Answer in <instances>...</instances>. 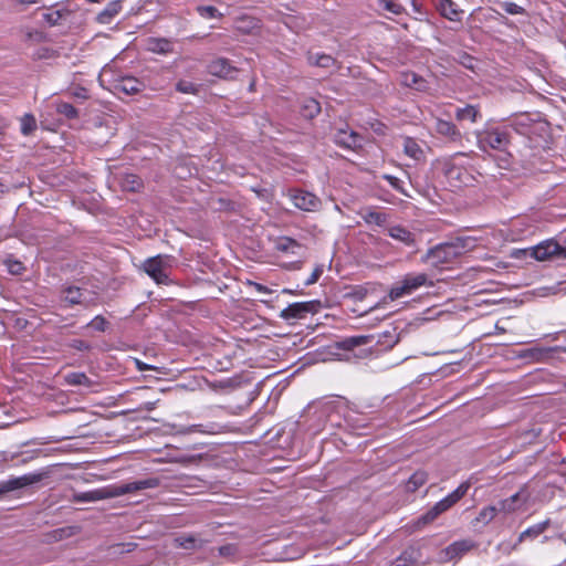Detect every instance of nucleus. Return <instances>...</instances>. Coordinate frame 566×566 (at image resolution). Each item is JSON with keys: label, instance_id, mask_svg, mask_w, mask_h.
Returning <instances> with one entry per match:
<instances>
[{"label": "nucleus", "instance_id": "f257e3e1", "mask_svg": "<svg viewBox=\"0 0 566 566\" xmlns=\"http://www.w3.org/2000/svg\"><path fill=\"white\" fill-rule=\"evenodd\" d=\"M475 248V240L472 238H455L449 242L438 244L428 250L423 261L430 262L433 266L450 263Z\"/></svg>", "mask_w": 566, "mask_h": 566}, {"label": "nucleus", "instance_id": "f03ea898", "mask_svg": "<svg viewBox=\"0 0 566 566\" xmlns=\"http://www.w3.org/2000/svg\"><path fill=\"white\" fill-rule=\"evenodd\" d=\"M159 485L157 478H150L139 481L125 483L122 485H112L99 490L84 492L75 495L78 502H95L104 499L117 497L124 494L134 493L145 489H154Z\"/></svg>", "mask_w": 566, "mask_h": 566}, {"label": "nucleus", "instance_id": "7ed1b4c3", "mask_svg": "<svg viewBox=\"0 0 566 566\" xmlns=\"http://www.w3.org/2000/svg\"><path fill=\"white\" fill-rule=\"evenodd\" d=\"M470 483H461L452 493L436 503L430 510L422 514L415 523L417 528H421L432 523L440 514L451 509L457 504L469 491Z\"/></svg>", "mask_w": 566, "mask_h": 566}, {"label": "nucleus", "instance_id": "20e7f679", "mask_svg": "<svg viewBox=\"0 0 566 566\" xmlns=\"http://www.w3.org/2000/svg\"><path fill=\"white\" fill-rule=\"evenodd\" d=\"M524 253H530L537 261H553L566 260V247L562 245L555 239L542 241L537 245L524 250Z\"/></svg>", "mask_w": 566, "mask_h": 566}, {"label": "nucleus", "instance_id": "39448f33", "mask_svg": "<svg viewBox=\"0 0 566 566\" xmlns=\"http://www.w3.org/2000/svg\"><path fill=\"white\" fill-rule=\"evenodd\" d=\"M322 307L321 301L297 302L290 304L281 311L280 317L289 324L305 318L308 314H316Z\"/></svg>", "mask_w": 566, "mask_h": 566}, {"label": "nucleus", "instance_id": "423d86ee", "mask_svg": "<svg viewBox=\"0 0 566 566\" xmlns=\"http://www.w3.org/2000/svg\"><path fill=\"white\" fill-rule=\"evenodd\" d=\"M169 260L170 256L159 254L147 259L143 264V269L156 283L168 284L169 277L166 270L169 266Z\"/></svg>", "mask_w": 566, "mask_h": 566}, {"label": "nucleus", "instance_id": "0eeeda50", "mask_svg": "<svg viewBox=\"0 0 566 566\" xmlns=\"http://www.w3.org/2000/svg\"><path fill=\"white\" fill-rule=\"evenodd\" d=\"M478 143L480 149L485 150L486 147H490L492 149L503 151L510 144V135L497 128L491 129L479 135Z\"/></svg>", "mask_w": 566, "mask_h": 566}, {"label": "nucleus", "instance_id": "6e6552de", "mask_svg": "<svg viewBox=\"0 0 566 566\" xmlns=\"http://www.w3.org/2000/svg\"><path fill=\"white\" fill-rule=\"evenodd\" d=\"M46 476L45 472L30 473L19 478H13L4 482H0V497L11 491L22 489L35 483L41 482Z\"/></svg>", "mask_w": 566, "mask_h": 566}, {"label": "nucleus", "instance_id": "1a4fd4ad", "mask_svg": "<svg viewBox=\"0 0 566 566\" xmlns=\"http://www.w3.org/2000/svg\"><path fill=\"white\" fill-rule=\"evenodd\" d=\"M291 199L296 208L304 211H317L322 206L318 197L304 190L293 191L291 193Z\"/></svg>", "mask_w": 566, "mask_h": 566}, {"label": "nucleus", "instance_id": "9d476101", "mask_svg": "<svg viewBox=\"0 0 566 566\" xmlns=\"http://www.w3.org/2000/svg\"><path fill=\"white\" fill-rule=\"evenodd\" d=\"M334 142L348 149H357L363 146L361 135L352 129H338L334 135Z\"/></svg>", "mask_w": 566, "mask_h": 566}, {"label": "nucleus", "instance_id": "9b49d317", "mask_svg": "<svg viewBox=\"0 0 566 566\" xmlns=\"http://www.w3.org/2000/svg\"><path fill=\"white\" fill-rule=\"evenodd\" d=\"M558 350L566 352V348H562L559 346L555 347H532L521 350L518 354V357L524 359H532L533 361H545L546 359L551 358L552 354Z\"/></svg>", "mask_w": 566, "mask_h": 566}, {"label": "nucleus", "instance_id": "f8f14e48", "mask_svg": "<svg viewBox=\"0 0 566 566\" xmlns=\"http://www.w3.org/2000/svg\"><path fill=\"white\" fill-rule=\"evenodd\" d=\"M388 235L409 248L415 247L417 243L416 234L402 226L390 227Z\"/></svg>", "mask_w": 566, "mask_h": 566}, {"label": "nucleus", "instance_id": "ddd939ff", "mask_svg": "<svg viewBox=\"0 0 566 566\" xmlns=\"http://www.w3.org/2000/svg\"><path fill=\"white\" fill-rule=\"evenodd\" d=\"M375 338V334L350 336L337 342L336 346L343 350H352L355 347L374 343Z\"/></svg>", "mask_w": 566, "mask_h": 566}, {"label": "nucleus", "instance_id": "4468645a", "mask_svg": "<svg viewBox=\"0 0 566 566\" xmlns=\"http://www.w3.org/2000/svg\"><path fill=\"white\" fill-rule=\"evenodd\" d=\"M115 88L118 92H123L126 95H135L144 88L143 82L133 77V76H126L122 77L117 84L115 85Z\"/></svg>", "mask_w": 566, "mask_h": 566}, {"label": "nucleus", "instance_id": "2eb2a0df", "mask_svg": "<svg viewBox=\"0 0 566 566\" xmlns=\"http://www.w3.org/2000/svg\"><path fill=\"white\" fill-rule=\"evenodd\" d=\"M436 132L451 142H459L461 139L460 130L449 120L438 119L436 122Z\"/></svg>", "mask_w": 566, "mask_h": 566}, {"label": "nucleus", "instance_id": "dca6fc26", "mask_svg": "<svg viewBox=\"0 0 566 566\" xmlns=\"http://www.w3.org/2000/svg\"><path fill=\"white\" fill-rule=\"evenodd\" d=\"M549 525H551V520L547 518L542 523H538V524H535V525L528 527L527 530H525L524 532H522L520 534L517 542L514 544L513 548H516L518 544H521L522 542H524L526 539L537 538L541 534H543L549 527Z\"/></svg>", "mask_w": 566, "mask_h": 566}, {"label": "nucleus", "instance_id": "f3484780", "mask_svg": "<svg viewBox=\"0 0 566 566\" xmlns=\"http://www.w3.org/2000/svg\"><path fill=\"white\" fill-rule=\"evenodd\" d=\"M475 546V543H473L471 539L458 541L446 548V554L450 559L459 558Z\"/></svg>", "mask_w": 566, "mask_h": 566}, {"label": "nucleus", "instance_id": "a211bd4d", "mask_svg": "<svg viewBox=\"0 0 566 566\" xmlns=\"http://www.w3.org/2000/svg\"><path fill=\"white\" fill-rule=\"evenodd\" d=\"M208 71L213 76L228 77L235 69L231 66L227 59L220 57L210 62Z\"/></svg>", "mask_w": 566, "mask_h": 566}, {"label": "nucleus", "instance_id": "6ab92c4d", "mask_svg": "<svg viewBox=\"0 0 566 566\" xmlns=\"http://www.w3.org/2000/svg\"><path fill=\"white\" fill-rule=\"evenodd\" d=\"M401 84L415 88L419 92H426L428 90V83L427 81L416 74L415 72H406L401 74Z\"/></svg>", "mask_w": 566, "mask_h": 566}, {"label": "nucleus", "instance_id": "aec40b11", "mask_svg": "<svg viewBox=\"0 0 566 566\" xmlns=\"http://www.w3.org/2000/svg\"><path fill=\"white\" fill-rule=\"evenodd\" d=\"M375 336L374 343L381 346L382 349H391L399 342V334L395 327Z\"/></svg>", "mask_w": 566, "mask_h": 566}, {"label": "nucleus", "instance_id": "412c9836", "mask_svg": "<svg viewBox=\"0 0 566 566\" xmlns=\"http://www.w3.org/2000/svg\"><path fill=\"white\" fill-rule=\"evenodd\" d=\"M119 185L123 190L130 192H137L144 186L142 178L135 174L122 175L119 178Z\"/></svg>", "mask_w": 566, "mask_h": 566}, {"label": "nucleus", "instance_id": "4be33fe9", "mask_svg": "<svg viewBox=\"0 0 566 566\" xmlns=\"http://www.w3.org/2000/svg\"><path fill=\"white\" fill-rule=\"evenodd\" d=\"M63 301L70 305L84 304V292L77 286H66L62 290Z\"/></svg>", "mask_w": 566, "mask_h": 566}, {"label": "nucleus", "instance_id": "5701e85b", "mask_svg": "<svg viewBox=\"0 0 566 566\" xmlns=\"http://www.w3.org/2000/svg\"><path fill=\"white\" fill-rule=\"evenodd\" d=\"M122 10V2L120 0L111 1L106 8L101 11L97 15V21L99 23H109L112 19L119 13Z\"/></svg>", "mask_w": 566, "mask_h": 566}, {"label": "nucleus", "instance_id": "b1692460", "mask_svg": "<svg viewBox=\"0 0 566 566\" xmlns=\"http://www.w3.org/2000/svg\"><path fill=\"white\" fill-rule=\"evenodd\" d=\"M321 113V104L314 98L304 99L301 107V115L306 119H313Z\"/></svg>", "mask_w": 566, "mask_h": 566}, {"label": "nucleus", "instance_id": "393cba45", "mask_svg": "<svg viewBox=\"0 0 566 566\" xmlns=\"http://www.w3.org/2000/svg\"><path fill=\"white\" fill-rule=\"evenodd\" d=\"M438 9L444 18L451 21H459L460 11L451 0H439Z\"/></svg>", "mask_w": 566, "mask_h": 566}, {"label": "nucleus", "instance_id": "a878e982", "mask_svg": "<svg viewBox=\"0 0 566 566\" xmlns=\"http://www.w3.org/2000/svg\"><path fill=\"white\" fill-rule=\"evenodd\" d=\"M403 151L407 156L413 158L415 160H421L424 157L423 150L418 145V143L411 137L405 138Z\"/></svg>", "mask_w": 566, "mask_h": 566}, {"label": "nucleus", "instance_id": "bb28decb", "mask_svg": "<svg viewBox=\"0 0 566 566\" xmlns=\"http://www.w3.org/2000/svg\"><path fill=\"white\" fill-rule=\"evenodd\" d=\"M64 381L69 386H84V387H91L93 385V381L86 376L84 373H70L64 376Z\"/></svg>", "mask_w": 566, "mask_h": 566}, {"label": "nucleus", "instance_id": "cd10ccee", "mask_svg": "<svg viewBox=\"0 0 566 566\" xmlns=\"http://www.w3.org/2000/svg\"><path fill=\"white\" fill-rule=\"evenodd\" d=\"M398 557L408 566H416L419 565V560L421 558V551L419 547L409 546Z\"/></svg>", "mask_w": 566, "mask_h": 566}, {"label": "nucleus", "instance_id": "c85d7f7f", "mask_svg": "<svg viewBox=\"0 0 566 566\" xmlns=\"http://www.w3.org/2000/svg\"><path fill=\"white\" fill-rule=\"evenodd\" d=\"M428 480V473L422 470L416 471L407 481L406 489L408 492H416Z\"/></svg>", "mask_w": 566, "mask_h": 566}, {"label": "nucleus", "instance_id": "c756f323", "mask_svg": "<svg viewBox=\"0 0 566 566\" xmlns=\"http://www.w3.org/2000/svg\"><path fill=\"white\" fill-rule=\"evenodd\" d=\"M364 221L368 224H376L382 227L388 221V216L384 212L375 211V210H366L365 213L361 214Z\"/></svg>", "mask_w": 566, "mask_h": 566}, {"label": "nucleus", "instance_id": "7c9ffc66", "mask_svg": "<svg viewBox=\"0 0 566 566\" xmlns=\"http://www.w3.org/2000/svg\"><path fill=\"white\" fill-rule=\"evenodd\" d=\"M148 50L154 53L166 54L172 51V45L167 39H149Z\"/></svg>", "mask_w": 566, "mask_h": 566}, {"label": "nucleus", "instance_id": "2f4dec72", "mask_svg": "<svg viewBox=\"0 0 566 566\" xmlns=\"http://www.w3.org/2000/svg\"><path fill=\"white\" fill-rule=\"evenodd\" d=\"M403 280L411 292H413L428 283V275L426 273L407 274L403 276Z\"/></svg>", "mask_w": 566, "mask_h": 566}, {"label": "nucleus", "instance_id": "473e14b6", "mask_svg": "<svg viewBox=\"0 0 566 566\" xmlns=\"http://www.w3.org/2000/svg\"><path fill=\"white\" fill-rule=\"evenodd\" d=\"M479 116V109L473 105H467L463 108H458L455 118L458 120H470L471 123L476 122Z\"/></svg>", "mask_w": 566, "mask_h": 566}, {"label": "nucleus", "instance_id": "72a5a7b5", "mask_svg": "<svg viewBox=\"0 0 566 566\" xmlns=\"http://www.w3.org/2000/svg\"><path fill=\"white\" fill-rule=\"evenodd\" d=\"M412 292L409 289L408 284L402 279L400 282H397L396 284L392 285V287L390 289V291L388 293V297L391 301H395V300H398V298H400V297H402L405 295H409Z\"/></svg>", "mask_w": 566, "mask_h": 566}, {"label": "nucleus", "instance_id": "f704fd0d", "mask_svg": "<svg viewBox=\"0 0 566 566\" xmlns=\"http://www.w3.org/2000/svg\"><path fill=\"white\" fill-rule=\"evenodd\" d=\"M308 60L312 64L325 69L332 67L336 63V60L332 55L324 53L310 55Z\"/></svg>", "mask_w": 566, "mask_h": 566}, {"label": "nucleus", "instance_id": "c9c22d12", "mask_svg": "<svg viewBox=\"0 0 566 566\" xmlns=\"http://www.w3.org/2000/svg\"><path fill=\"white\" fill-rule=\"evenodd\" d=\"M276 248L282 252L296 253L295 249H301V244L292 238L283 237L280 238Z\"/></svg>", "mask_w": 566, "mask_h": 566}, {"label": "nucleus", "instance_id": "e433bc0d", "mask_svg": "<svg viewBox=\"0 0 566 566\" xmlns=\"http://www.w3.org/2000/svg\"><path fill=\"white\" fill-rule=\"evenodd\" d=\"M36 129V119L32 114H25L21 118V133L24 136H29L33 134V132Z\"/></svg>", "mask_w": 566, "mask_h": 566}, {"label": "nucleus", "instance_id": "4c0bfd02", "mask_svg": "<svg viewBox=\"0 0 566 566\" xmlns=\"http://www.w3.org/2000/svg\"><path fill=\"white\" fill-rule=\"evenodd\" d=\"M518 501H520V493L517 492V493L513 494L512 496L501 501L499 503V511H503L505 513L514 512L518 507V505H517Z\"/></svg>", "mask_w": 566, "mask_h": 566}, {"label": "nucleus", "instance_id": "58836bf2", "mask_svg": "<svg viewBox=\"0 0 566 566\" xmlns=\"http://www.w3.org/2000/svg\"><path fill=\"white\" fill-rule=\"evenodd\" d=\"M56 112L69 119H75L78 117V111L72 104L66 102L57 103Z\"/></svg>", "mask_w": 566, "mask_h": 566}, {"label": "nucleus", "instance_id": "ea45409f", "mask_svg": "<svg viewBox=\"0 0 566 566\" xmlns=\"http://www.w3.org/2000/svg\"><path fill=\"white\" fill-rule=\"evenodd\" d=\"M259 28V21L251 18H241L238 20L237 29L244 33H250L252 30Z\"/></svg>", "mask_w": 566, "mask_h": 566}, {"label": "nucleus", "instance_id": "a19ab883", "mask_svg": "<svg viewBox=\"0 0 566 566\" xmlns=\"http://www.w3.org/2000/svg\"><path fill=\"white\" fill-rule=\"evenodd\" d=\"M499 507L496 506H486L479 513L475 518L476 522H482L483 524L490 523L496 515Z\"/></svg>", "mask_w": 566, "mask_h": 566}, {"label": "nucleus", "instance_id": "79ce46f5", "mask_svg": "<svg viewBox=\"0 0 566 566\" xmlns=\"http://www.w3.org/2000/svg\"><path fill=\"white\" fill-rule=\"evenodd\" d=\"M176 90L184 94H197L199 92V85L189 81L180 80L176 84Z\"/></svg>", "mask_w": 566, "mask_h": 566}, {"label": "nucleus", "instance_id": "37998d69", "mask_svg": "<svg viewBox=\"0 0 566 566\" xmlns=\"http://www.w3.org/2000/svg\"><path fill=\"white\" fill-rule=\"evenodd\" d=\"M379 7H381L384 10H387L394 14H401L403 12V7L394 0H377Z\"/></svg>", "mask_w": 566, "mask_h": 566}, {"label": "nucleus", "instance_id": "c03bdc74", "mask_svg": "<svg viewBox=\"0 0 566 566\" xmlns=\"http://www.w3.org/2000/svg\"><path fill=\"white\" fill-rule=\"evenodd\" d=\"M197 11L202 18L213 19L222 17L219 10L213 6H199Z\"/></svg>", "mask_w": 566, "mask_h": 566}, {"label": "nucleus", "instance_id": "a18cd8bd", "mask_svg": "<svg viewBox=\"0 0 566 566\" xmlns=\"http://www.w3.org/2000/svg\"><path fill=\"white\" fill-rule=\"evenodd\" d=\"M8 271L13 275H20L25 271V266L18 260L7 259L4 261Z\"/></svg>", "mask_w": 566, "mask_h": 566}, {"label": "nucleus", "instance_id": "49530a36", "mask_svg": "<svg viewBox=\"0 0 566 566\" xmlns=\"http://www.w3.org/2000/svg\"><path fill=\"white\" fill-rule=\"evenodd\" d=\"M87 326L92 327L97 332H105L108 328L109 323L106 321L104 316L97 315L88 323Z\"/></svg>", "mask_w": 566, "mask_h": 566}, {"label": "nucleus", "instance_id": "de8ad7c7", "mask_svg": "<svg viewBox=\"0 0 566 566\" xmlns=\"http://www.w3.org/2000/svg\"><path fill=\"white\" fill-rule=\"evenodd\" d=\"M367 296V289L363 286H355L350 292L346 294V297L353 301H363Z\"/></svg>", "mask_w": 566, "mask_h": 566}, {"label": "nucleus", "instance_id": "09e8293b", "mask_svg": "<svg viewBox=\"0 0 566 566\" xmlns=\"http://www.w3.org/2000/svg\"><path fill=\"white\" fill-rule=\"evenodd\" d=\"M504 11L509 14H524L525 9L514 2H502L501 3Z\"/></svg>", "mask_w": 566, "mask_h": 566}, {"label": "nucleus", "instance_id": "8fccbe9b", "mask_svg": "<svg viewBox=\"0 0 566 566\" xmlns=\"http://www.w3.org/2000/svg\"><path fill=\"white\" fill-rule=\"evenodd\" d=\"M382 178L385 180H387L394 189H396L400 193L409 197V195L406 192L405 188L402 187L401 181L397 177L391 176V175H384Z\"/></svg>", "mask_w": 566, "mask_h": 566}, {"label": "nucleus", "instance_id": "3c124183", "mask_svg": "<svg viewBox=\"0 0 566 566\" xmlns=\"http://www.w3.org/2000/svg\"><path fill=\"white\" fill-rule=\"evenodd\" d=\"M62 17H63V12L61 10H56V11H52V12H48V13L43 14L44 20L51 25L57 24L59 21L62 19Z\"/></svg>", "mask_w": 566, "mask_h": 566}, {"label": "nucleus", "instance_id": "603ef678", "mask_svg": "<svg viewBox=\"0 0 566 566\" xmlns=\"http://www.w3.org/2000/svg\"><path fill=\"white\" fill-rule=\"evenodd\" d=\"M323 273V265H317L312 272L311 276L305 281V285H312L318 281Z\"/></svg>", "mask_w": 566, "mask_h": 566}, {"label": "nucleus", "instance_id": "864d4df0", "mask_svg": "<svg viewBox=\"0 0 566 566\" xmlns=\"http://www.w3.org/2000/svg\"><path fill=\"white\" fill-rule=\"evenodd\" d=\"M71 347L76 350H80V352H85V350L91 349V345L87 342L82 340V339H73L71 343Z\"/></svg>", "mask_w": 566, "mask_h": 566}, {"label": "nucleus", "instance_id": "5fc2aeb1", "mask_svg": "<svg viewBox=\"0 0 566 566\" xmlns=\"http://www.w3.org/2000/svg\"><path fill=\"white\" fill-rule=\"evenodd\" d=\"M178 541L180 542V546L186 549H192L196 547V538L192 536L180 537Z\"/></svg>", "mask_w": 566, "mask_h": 566}, {"label": "nucleus", "instance_id": "6e6d98bb", "mask_svg": "<svg viewBox=\"0 0 566 566\" xmlns=\"http://www.w3.org/2000/svg\"><path fill=\"white\" fill-rule=\"evenodd\" d=\"M251 286H253L260 293H264V294L272 293V291L268 286L256 283V282H251Z\"/></svg>", "mask_w": 566, "mask_h": 566}, {"label": "nucleus", "instance_id": "4d7b16f0", "mask_svg": "<svg viewBox=\"0 0 566 566\" xmlns=\"http://www.w3.org/2000/svg\"><path fill=\"white\" fill-rule=\"evenodd\" d=\"M71 535L70 528H59L54 531V537L56 539H62L64 536Z\"/></svg>", "mask_w": 566, "mask_h": 566}, {"label": "nucleus", "instance_id": "13d9d810", "mask_svg": "<svg viewBox=\"0 0 566 566\" xmlns=\"http://www.w3.org/2000/svg\"><path fill=\"white\" fill-rule=\"evenodd\" d=\"M233 553V546L232 545H223L219 548V554L221 556H229Z\"/></svg>", "mask_w": 566, "mask_h": 566}, {"label": "nucleus", "instance_id": "bf43d9fd", "mask_svg": "<svg viewBox=\"0 0 566 566\" xmlns=\"http://www.w3.org/2000/svg\"><path fill=\"white\" fill-rule=\"evenodd\" d=\"M73 95L82 99H86L88 97L87 90L84 87L76 88Z\"/></svg>", "mask_w": 566, "mask_h": 566}, {"label": "nucleus", "instance_id": "052dcab7", "mask_svg": "<svg viewBox=\"0 0 566 566\" xmlns=\"http://www.w3.org/2000/svg\"><path fill=\"white\" fill-rule=\"evenodd\" d=\"M155 407H156V402L148 401V402L144 403V406L140 408V410L151 411L155 409Z\"/></svg>", "mask_w": 566, "mask_h": 566}, {"label": "nucleus", "instance_id": "680f3d73", "mask_svg": "<svg viewBox=\"0 0 566 566\" xmlns=\"http://www.w3.org/2000/svg\"><path fill=\"white\" fill-rule=\"evenodd\" d=\"M13 1L19 4H34V3H38L40 0H13Z\"/></svg>", "mask_w": 566, "mask_h": 566}, {"label": "nucleus", "instance_id": "e2e57ef3", "mask_svg": "<svg viewBox=\"0 0 566 566\" xmlns=\"http://www.w3.org/2000/svg\"><path fill=\"white\" fill-rule=\"evenodd\" d=\"M390 566H408V565L406 563H403L402 560H400L399 557H397L396 560L392 562Z\"/></svg>", "mask_w": 566, "mask_h": 566}, {"label": "nucleus", "instance_id": "0e129e2a", "mask_svg": "<svg viewBox=\"0 0 566 566\" xmlns=\"http://www.w3.org/2000/svg\"><path fill=\"white\" fill-rule=\"evenodd\" d=\"M283 293H286V294H294L295 292L293 290H290V289H284L283 290Z\"/></svg>", "mask_w": 566, "mask_h": 566}, {"label": "nucleus", "instance_id": "69168bd1", "mask_svg": "<svg viewBox=\"0 0 566 566\" xmlns=\"http://www.w3.org/2000/svg\"><path fill=\"white\" fill-rule=\"evenodd\" d=\"M138 366H139V370L148 369V366H146V365H143V366H142V365L138 363Z\"/></svg>", "mask_w": 566, "mask_h": 566}, {"label": "nucleus", "instance_id": "338daca9", "mask_svg": "<svg viewBox=\"0 0 566 566\" xmlns=\"http://www.w3.org/2000/svg\"><path fill=\"white\" fill-rule=\"evenodd\" d=\"M27 38L28 39H32L33 38V33L32 32H28Z\"/></svg>", "mask_w": 566, "mask_h": 566}, {"label": "nucleus", "instance_id": "774afa93", "mask_svg": "<svg viewBox=\"0 0 566 566\" xmlns=\"http://www.w3.org/2000/svg\"><path fill=\"white\" fill-rule=\"evenodd\" d=\"M558 334H559V333H555V334H553V335H551V336L553 337V339H557Z\"/></svg>", "mask_w": 566, "mask_h": 566}]
</instances>
